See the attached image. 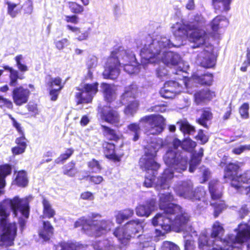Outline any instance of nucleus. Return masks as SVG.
I'll return each mask as SVG.
<instances>
[{
	"label": "nucleus",
	"mask_w": 250,
	"mask_h": 250,
	"mask_svg": "<svg viewBox=\"0 0 250 250\" xmlns=\"http://www.w3.org/2000/svg\"><path fill=\"white\" fill-rule=\"evenodd\" d=\"M98 83L84 84L76 94L78 104L90 103L98 91Z\"/></svg>",
	"instance_id": "nucleus-15"
},
{
	"label": "nucleus",
	"mask_w": 250,
	"mask_h": 250,
	"mask_svg": "<svg viewBox=\"0 0 250 250\" xmlns=\"http://www.w3.org/2000/svg\"><path fill=\"white\" fill-rule=\"evenodd\" d=\"M143 222L139 219L132 220L123 227L117 228L113 232L114 235L123 244H125L143 230Z\"/></svg>",
	"instance_id": "nucleus-12"
},
{
	"label": "nucleus",
	"mask_w": 250,
	"mask_h": 250,
	"mask_svg": "<svg viewBox=\"0 0 250 250\" xmlns=\"http://www.w3.org/2000/svg\"><path fill=\"white\" fill-rule=\"evenodd\" d=\"M32 200L31 196L23 198L15 196L12 199H7L0 203V228L2 233L0 237V246H12L16 235L17 227L15 223L8 224L7 217L12 210L15 216L19 212L25 219L28 218L29 214V203Z\"/></svg>",
	"instance_id": "nucleus-2"
},
{
	"label": "nucleus",
	"mask_w": 250,
	"mask_h": 250,
	"mask_svg": "<svg viewBox=\"0 0 250 250\" xmlns=\"http://www.w3.org/2000/svg\"><path fill=\"white\" fill-rule=\"evenodd\" d=\"M136 91L135 85H131L125 88V92L122 96V99L124 100L126 98L134 97Z\"/></svg>",
	"instance_id": "nucleus-49"
},
{
	"label": "nucleus",
	"mask_w": 250,
	"mask_h": 250,
	"mask_svg": "<svg viewBox=\"0 0 250 250\" xmlns=\"http://www.w3.org/2000/svg\"><path fill=\"white\" fill-rule=\"evenodd\" d=\"M15 182L17 185L21 187H25L27 185L28 180L25 171L21 170L18 172Z\"/></svg>",
	"instance_id": "nucleus-39"
},
{
	"label": "nucleus",
	"mask_w": 250,
	"mask_h": 250,
	"mask_svg": "<svg viewBox=\"0 0 250 250\" xmlns=\"http://www.w3.org/2000/svg\"><path fill=\"white\" fill-rule=\"evenodd\" d=\"M14 59L18 69L21 72H25L28 70L27 66L23 63L24 58L22 55H17Z\"/></svg>",
	"instance_id": "nucleus-42"
},
{
	"label": "nucleus",
	"mask_w": 250,
	"mask_h": 250,
	"mask_svg": "<svg viewBox=\"0 0 250 250\" xmlns=\"http://www.w3.org/2000/svg\"><path fill=\"white\" fill-rule=\"evenodd\" d=\"M138 107V103L133 102L125 109L124 113L127 116H133L137 111Z\"/></svg>",
	"instance_id": "nucleus-46"
},
{
	"label": "nucleus",
	"mask_w": 250,
	"mask_h": 250,
	"mask_svg": "<svg viewBox=\"0 0 250 250\" xmlns=\"http://www.w3.org/2000/svg\"><path fill=\"white\" fill-rule=\"evenodd\" d=\"M148 111L163 113L167 111V107L165 105H157L150 108Z\"/></svg>",
	"instance_id": "nucleus-62"
},
{
	"label": "nucleus",
	"mask_w": 250,
	"mask_h": 250,
	"mask_svg": "<svg viewBox=\"0 0 250 250\" xmlns=\"http://www.w3.org/2000/svg\"><path fill=\"white\" fill-rule=\"evenodd\" d=\"M172 145L173 148L168 150L164 157L165 164L168 167L165 169L162 176L158 179L155 188L159 190L170 187V182L174 176L173 169L181 173L187 168L188 158L178 149V147L182 146L181 141L175 139L173 141Z\"/></svg>",
	"instance_id": "nucleus-3"
},
{
	"label": "nucleus",
	"mask_w": 250,
	"mask_h": 250,
	"mask_svg": "<svg viewBox=\"0 0 250 250\" xmlns=\"http://www.w3.org/2000/svg\"><path fill=\"white\" fill-rule=\"evenodd\" d=\"M214 96L213 92H211L208 89L206 88L195 93L194 101L197 104H199L205 100H210Z\"/></svg>",
	"instance_id": "nucleus-26"
},
{
	"label": "nucleus",
	"mask_w": 250,
	"mask_h": 250,
	"mask_svg": "<svg viewBox=\"0 0 250 250\" xmlns=\"http://www.w3.org/2000/svg\"><path fill=\"white\" fill-rule=\"evenodd\" d=\"M174 197L170 193H161L159 194V207L162 210L166 212L171 213V211L175 212L176 213H180L183 215L184 211L181 208V207L171 202L173 200Z\"/></svg>",
	"instance_id": "nucleus-16"
},
{
	"label": "nucleus",
	"mask_w": 250,
	"mask_h": 250,
	"mask_svg": "<svg viewBox=\"0 0 250 250\" xmlns=\"http://www.w3.org/2000/svg\"><path fill=\"white\" fill-rule=\"evenodd\" d=\"M173 188L178 196L192 201L200 200L206 195L203 188L194 189L193 184L189 180L179 181L174 185Z\"/></svg>",
	"instance_id": "nucleus-11"
},
{
	"label": "nucleus",
	"mask_w": 250,
	"mask_h": 250,
	"mask_svg": "<svg viewBox=\"0 0 250 250\" xmlns=\"http://www.w3.org/2000/svg\"><path fill=\"white\" fill-rule=\"evenodd\" d=\"M102 130L104 136L111 140H117L120 138V136L116 133L113 129L102 125Z\"/></svg>",
	"instance_id": "nucleus-37"
},
{
	"label": "nucleus",
	"mask_w": 250,
	"mask_h": 250,
	"mask_svg": "<svg viewBox=\"0 0 250 250\" xmlns=\"http://www.w3.org/2000/svg\"><path fill=\"white\" fill-rule=\"evenodd\" d=\"M67 3L70 11L74 14H81L84 11V7L75 2L69 1Z\"/></svg>",
	"instance_id": "nucleus-45"
},
{
	"label": "nucleus",
	"mask_w": 250,
	"mask_h": 250,
	"mask_svg": "<svg viewBox=\"0 0 250 250\" xmlns=\"http://www.w3.org/2000/svg\"><path fill=\"white\" fill-rule=\"evenodd\" d=\"M229 23V20L225 17L218 16L212 20L209 25L213 31L217 32L220 28L227 27Z\"/></svg>",
	"instance_id": "nucleus-25"
},
{
	"label": "nucleus",
	"mask_w": 250,
	"mask_h": 250,
	"mask_svg": "<svg viewBox=\"0 0 250 250\" xmlns=\"http://www.w3.org/2000/svg\"><path fill=\"white\" fill-rule=\"evenodd\" d=\"M189 26L188 23L178 22L172 25L171 31L174 36L177 38L189 39V35H188V31H190Z\"/></svg>",
	"instance_id": "nucleus-22"
},
{
	"label": "nucleus",
	"mask_w": 250,
	"mask_h": 250,
	"mask_svg": "<svg viewBox=\"0 0 250 250\" xmlns=\"http://www.w3.org/2000/svg\"><path fill=\"white\" fill-rule=\"evenodd\" d=\"M61 250H81L83 246L76 243L62 242L60 244Z\"/></svg>",
	"instance_id": "nucleus-44"
},
{
	"label": "nucleus",
	"mask_w": 250,
	"mask_h": 250,
	"mask_svg": "<svg viewBox=\"0 0 250 250\" xmlns=\"http://www.w3.org/2000/svg\"><path fill=\"white\" fill-rule=\"evenodd\" d=\"M182 91V86L178 82L169 81L165 83L160 91V95L166 99H172Z\"/></svg>",
	"instance_id": "nucleus-17"
},
{
	"label": "nucleus",
	"mask_w": 250,
	"mask_h": 250,
	"mask_svg": "<svg viewBox=\"0 0 250 250\" xmlns=\"http://www.w3.org/2000/svg\"><path fill=\"white\" fill-rule=\"evenodd\" d=\"M133 214V210L129 208L117 211L115 215L116 222L117 224H121L124 220L131 217Z\"/></svg>",
	"instance_id": "nucleus-31"
},
{
	"label": "nucleus",
	"mask_w": 250,
	"mask_h": 250,
	"mask_svg": "<svg viewBox=\"0 0 250 250\" xmlns=\"http://www.w3.org/2000/svg\"><path fill=\"white\" fill-rule=\"evenodd\" d=\"M206 23L205 18L198 13L194 15L188 22L189 30L192 31L189 34V41L194 43L193 48L199 47L205 43L206 33L203 28Z\"/></svg>",
	"instance_id": "nucleus-10"
},
{
	"label": "nucleus",
	"mask_w": 250,
	"mask_h": 250,
	"mask_svg": "<svg viewBox=\"0 0 250 250\" xmlns=\"http://www.w3.org/2000/svg\"><path fill=\"white\" fill-rule=\"evenodd\" d=\"M157 76L160 78L163 79L166 77L167 74V70L166 69L165 66H159L156 71Z\"/></svg>",
	"instance_id": "nucleus-59"
},
{
	"label": "nucleus",
	"mask_w": 250,
	"mask_h": 250,
	"mask_svg": "<svg viewBox=\"0 0 250 250\" xmlns=\"http://www.w3.org/2000/svg\"><path fill=\"white\" fill-rule=\"evenodd\" d=\"M249 104L248 103L243 104L240 107L239 112L242 118L247 119L249 116Z\"/></svg>",
	"instance_id": "nucleus-54"
},
{
	"label": "nucleus",
	"mask_w": 250,
	"mask_h": 250,
	"mask_svg": "<svg viewBox=\"0 0 250 250\" xmlns=\"http://www.w3.org/2000/svg\"><path fill=\"white\" fill-rule=\"evenodd\" d=\"M105 153L107 157L114 158L115 156L114 146L112 144H108L106 147Z\"/></svg>",
	"instance_id": "nucleus-57"
},
{
	"label": "nucleus",
	"mask_w": 250,
	"mask_h": 250,
	"mask_svg": "<svg viewBox=\"0 0 250 250\" xmlns=\"http://www.w3.org/2000/svg\"><path fill=\"white\" fill-rule=\"evenodd\" d=\"M68 40L66 38L62 39L60 41H57L55 42L56 47L59 50L62 49L65 45L68 44Z\"/></svg>",
	"instance_id": "nucleus-63"
},
{
	"label": "nucleus",
	"mask_w": 250,
	"mask_h": 250,
	"mask_svg": "<svg viewBox=\"0 0 250 250\" xmlns=\"http://www.w3.org/2000/svg\"><path fill=\"white\" fill-rule=\"evenodd\" d=\"M64 21L68 23H71L74 24H77L79 22V18L76 15L71 16H65Z\"/></svg>",
	"instance_id": "nucleus-60"
},
{
	"label": "nucleus",
	"mask_w": 250,
	"mask_h": 250,
	"mask_svg": "<svg viewBox=\"0 0 250 250\" xmlns=\"http://www.w3.org/2000/svg\"><path fill=\"white\" fill-rule=\"evenodd\" d=\"M7 5V13L12 18L16 17L19 13V10L17 9V4L13 2L7 1L6 2Z\"/></svg>",
	"instance_id": "nucleus-43"
},
{
	"label": "nucleus",
	"mask_w": 250,
	"mask_h": 250,
	"mask_svg": "<svg viewBox=\"0 0 250 250\" xmlns=\"http://www.w3.org/2000/svg\"><path fill=\"white\" fill-rule=\"evenodd\" d=\"M43 228L39 231V236L44 241L48 240L53 234V228L48 221L43 223Z\"/></svg>",
	"instance_id": "nucleus-30"
},
{
	"label": "nucleus",
	"mask_w": 250,
	"mask_h": 250,
	"mask_svg": "<svg viewBox=\"0 0 250 250\" xmlns=\"http://www.w3.org/2000/svg\"><path fill=\"white\" fill-rule=\"evenodd\" d=\"M77 173L75 164L73 162L68 163L64 167L63 174L69 177H74Z\"/></svg>",
	"instance_id": "nucleus-41"
},
{
	"label": "nucleus",
	"mask_w": 250,
	"mask_h": 250,
	"mask_svg": "<svg viewBox=\"0 0 250 250\" xmlns=\"http://www.w3.org/2000/svg\"><path fill=\"white\" fill-rule=\"evenodd\" d=\"M180 44H175L166 37L157 36L146 42L141 49L142 64L145 66L148 64L158 63L162 62L165 64L171 66L181 64L180 56L177 53L167 51L173 46L179 47Z\"/></svg>",
	"instance_id": "nucleus-1"
},
{
	"label": "nucleus",
	"mask_w": 250,
	"mask_h": 250,
	"mask_svg": "<svg viewBox=\"0 0 250 250\" xmlns=\"http://www.w3.org/2000/svg\"><path fill=\"white\" fill-rule=\"evenodd\" d=\"M108 244V242L107 240L99 241L93 244V248L96 250H109L108 247L110 245H107Z\"/></svg>",
	"instance_id": "nucleus-51"
},
{
	"label": "nucleus",
	"mask_w": 250,
	"mask_h": 250,
	"mask_svg": "<svg viewBox=\"0 0 250 250\" xmlns=\"http://www.w3.org/2000/svg\"><path fill=\"white\" fill-rule=\"evenodd\" d=\"M224 229L219 222H215L213 226L211 237L215 241L214 244L217 247H222L225 250H240L242 244L250 239V226L246 224H241L238 227L237 235H229L228 239H222L221 235Z\"/></svg>",
	"instance_id": "nucleus-5"
},
{
	"label": "nucleus",
	"mask_w": 250,
	"mask_h": 250,
	"mask_svg": "<svg viewBox=\"0 0 250 250\" xmlns=\"http://www.w3.org/2000/svg\"><path fill=\"white\" fill-rule=\"evenodd\" d=\"M99 214H92L91 217H84L78 219L74 224L75 228L82 227L83 231L90 236L99 237L106 234L114 227V223L110 220L97 221L95 218Z\"/></svg>",
	"instance_id": "nucleus-8"
},
{
	"label": "nucleus",
	"mask_w": 250,
	"mask_h": 250,
	"mask_svg": "<svg viewBox=\"0 0 250 250\" xmlns=\"http://www.w3.org/2000/svg\"><path fill=\"white\" fill-rule=\"evenodd\" d=\"M11 167L7 164L0 166V188L5 186V178L11 173Z\"/></svg>",
	"instance_id": "nucleus-33"
},
{
	"label": "nucleus",
	"mask_w": 250,
	"mask_h": 250,
	"mask_svg": "<svg viewBox=\"0 0 250 250\" xmlns=\"http://www.w3.org/2000/svg\"><path fill=\"white\" fill-rule=\"evenodd\" d=\"M104 96L105 100L108 102H111L116 97V88L114 86L106 83L102 84Z\"/></svg>",
	"instance_id": "nucleus-27"
},
{
	"label": "nucleus",
	"mask_w": 250,
	"mask_h": 250,
	"mask_svg": "<svg viewBox=\"0 0 250 250\" xmlns=\"http://www.w3.org/2000/svg\"><path fill=\"white\" fill-rule=\"evenodd\" d=\"M23 9L24 13L27 15H31L33 11V6L32 2L27 0L23 5Z\"/></svg>",
	"instance_id": "nucleus-56"
},
{
	"label": "nucleus",
	"mask_w": 250,
	"mask_h": 250,
	"mask_svg": "<svg viewBox=\"0 0 250 250\" xmlns=\"http://www.w3.org/2000/svg\"><path fill=\"white\" fill-rule=\"evenodd\" d=\"M196 146V142L189 138L185 139L182 144V148L188 151H192Z\"/></svg>",
	"instance_id": "nucleus-48"
},
{
	"label": "nucleus",
	"mask_w": 250,
	"mask_h": 250,
	"mask_svg": "<svg viewBox=\"0 0 250 250\" xmlns=\"http://www.w3.org/2000/svg\"><path fill=\"white\" fill-rule=\"evenodd\" d=\"M213 81V76L210 73H206L204 75H200L198 73L194 74L192 78L188 79V81L185 80V85L188 87L190 83L192 81H195L201 84L211 85Z\"/></svg>",
	"instance_id": "nucleus-24"
},
{
	"label": "nucleus",
	"mask_w": 250,
	"mask_h": 250,
	"mask_svg": "<svg viewBox=\"0 0 250 250\" xmlns=\"http://www.w3.org/2000/svg\"><path fill=\"white\" fill-rule=\"evenodd\" d=\"M195 246L191 239H186L185 242V250H195Z\"/></svg>",
	"instance_id": "nucleus-64"
},
{
	"label": "nucleus",
	"mask_w": 250,
	"mask_h": 250,
	"mask_svg": "<svg viewBox=\"0 0 250 250\" xmlns=\"http://www.w3.org/2000/svg\"><path fill=\"white\" fill-rule=\"evenodd\" d=\"M42 204L43 206V216L48 218L53 217L55 214V212L53 209L52 208L49 202L46 199H43L42 201Z\"/></svg>",
	"instance_id": "nucleus-38"
},
{
	"label": "nucleus",
	"mask_w": 250,
	"mask_h": 250,
	"mask_svg": "<svg viewBox=\"0 0 250 250\" xmlns=\"http://www.w3.org/2000/svg\"><path fill=\"white\" fill-rule=\"evenodd\" d=\"M155 203L154 199H151L144 204H139L135 209L136 214L139 216L148 217L154 210Z\"/></svg>",
	"instance_id": "nucleus-23"
},
{
	"label": "nucleus",
	"mask_w": 250,
	"mask_h": 250,
	"mask_svg": "<svg viewBox=\"0 0 250 250\" xmlns=\"http://www.w3.org/2000/svg\"><path fill=\"white\" fill-rule=\"evenodd\" d=\"M66 27L67 29L75 33L77 36V39L79 41L87 40L91 30L90 28H88L86 30L82 32L80 28L78 27L73 26L69 24L67 25Z\"/></svg>",
	"instance_id": "nucleus-28"
},
{
	"label": "nucleus",
	"mask_w": 250,
	"mask_h": 250,
	"mask_svg": "<svg viewBox=\"0 0 250 250\" xmlns=\"http://www.w3.org/2000/svg\"><path fill=\"white\" fill-rule=\"evenodd\" d=\"M161 250H180V249L174 243L169 241H165L163 243Z\"/></svg>",
	"instance_id": "nucleus-53"
},
{
	"label": "nucleus",
	"mask_w": 250,
	"mask_h": 250,
	"mask_svg": "<svg viewBox=\"0 0 250 250\" xmlns=\"http://www.w3.org/2000/svg\"><path fill=\"white\" fill-rule=\"evenodd\" d=\"M73 153V150L71 149H67L64 153L61 155V156L57 159H56V162L59 163L66 160L70 157Z\"/></svg>",
	"instance_id": "nucleus-55"
},
{
	"label": "nucleus",
	"mask_w": 250,
	"mask_h": 250,
	"mask_svg": "<svg viewBox=\"0 0 250 250\" xmlns=\"http://www.w3.org/2000/svg\"><path fill=\"white\" fill-rule=\"evenodd\" d=\"M6 106L9 109L13 107V104L10 100L0 96V107Z\"/></svg>",
	"instance_id": "nucleus-61"
},
{
	"label": "nucleus",
	"mask_w": 250,
	"mask_h": 250,
	"mask_svg": "<svg viewBox=\"0 0 250 250\" xmlns=\"http://www.w3.org/2000/svg\"><path fill=\"white\" fill-rule=\"evenodd\" d=\"M215 241L209 240L206 231H203L198 238V247L200 250H208L211 247L212 248L210 250H225V248L222 247H217L214 244Z\"/></svg>",
	"instance_id": "nucleus-21"
},
{
	"label": "nucleus",
	"mask_w": 250,
	"mask_h": 250,
	"mask_svg": "<svg viewBox=\"0 0 250 250\" xmlns=\"http://www.w3.org/2000/svg\"><path fill=\"white\" fill-rule=\"evenodd\" d=\"M162 146V142L161 140L153 141L146 147L145 154L140 160L139 165L141 168L151 175L150 177L149 175L146 176L144 185L147 188L152 186L155 172L160 167L154 158L157 151Z\"/></svg>",
	"instance_id": "nucleus-6"
},
{
	"label": "nucleus",
	"mask_w": 250,
	"mask_h": 250,
	"mask_svg": "<svg viewBox=\"0 0 250 250\" xmlns=\"http://www.w3.org/2000/svg\"><path fill=\"white\" fill-rule=\"evenodd\" d=\"M249 150H250V144L236 146L232 150V152L234 154L239 155L246 151Z\"/></svg>",
	"instance_id": "nucleus-52"
},
{
	"label": "nucleus",
	"mask_w": 250,
	"mask_h": 250,
	"mask_svg": "<svg viewBox=\"0 0 250 250\" xmlns=\"http://www.w3.org/2000/svg\"><path fill=\"white\" fill-rule=\"evenodd\" d=\"M46 80H48L47 84L50 88H53L54 85L59 86V87H63V85H62V80L59 77L52 78L49 77L46 78Z\"/></svg>",
	"instance_id": "nucleus-50"
},
{
	"label": "nucleus",
	"mask_w": 250,
	"mask_h": 250,
	"mask_svg": "<svg viewBox=\"0 0 250 250\" xmlns=\"http://www.w3.org/2000/svg\"><path fill=\"white\" fill-rule=\"evenodd\" d=\"M222 187L217 181H211L209 184V190L211 197L210 205L214 207V216L217 217L225 208L224 202L220 200L222 196Z\"/></svg>",
	"instance_id": "nucleus-13"
},
{
	"label": "nucleus",
	"mask_w": 250,
	"mask_h": 250,
	"mask_svg": "<svg viewBox=\"0 0 250 250\" xmlns=\"http://www.w3.org/2000/svg\"><path fill=\"white\" fill-rule=\"evenodd\" d=\"M212 118V114L210 109L205 108L202 111V113L200 118L198 120V122L201 125L206 127L207 122L210 120Z\"/></svg>",
	"instance_id": "nucleus-36"
},
{
	"label": "nucleus",
	"mask_w": 250,
	"mask_h": 250,
	"mask_svg": "<svg viewBox=\"0 0 250 250\" xmlns=\"http://www.w3.org/2000/svg\"><path fill=\"white\" fill-rule=\"evenodd\" d=\"M177 125H179L180 130L184 134H191L194 132V128L190 125L186 121L178 122Z\"/></svg>",
	"instance_id": "nucleus-40"
},
{
	"label": "nucleus",
	"mask_w": 250,
	"mask_h": 250,
	"mask_svg": "<svg viewBox=\"0 0 250 250\" xmlns=\"http://www.w3.org/2000/svg\"><path fill=\"white\" fill-rule=\"evenodd\" d=\"M189 220V215L186 212L183 215L171 211V213L164 211L163 213H157L152 220V223L154 226H160L162 230L155 229L156 236H164L170 230L172 225L181 230V229L186 225Z\"/></svg>",
	"instance_id": "nucleus-7"
},
{
	"label": "nucleus",
	"mask_w": 250,
	"mask_h": 250,
	"mask_svg": "<svg viewBox=\"0 0 250 250\" xmlns=\"http://www.w3.org/2000/svg\"><path fill=\"white\" fill-rule=\"evenodd\" d=\"M98 112L102 120L115 126H121L120 116L117 111L106 106L102 108L99 107Z\"/></svg>",
	"instance_id": "nucleus-18"
},
{
	"label": "nucleus",
	"mask_w": 250,
	"mask_h": 250,
	"mask_svg": "<svg viewBox=\"0 0 250 250\" xmlns=\"http://www.w3.org/2000/svg\"><path fill=\"white\" fill-rule=\"evenodd\" d=\"M28 110L33 116H36L39 114L40 111L37 104L29 103L28 104Z\"/></svg>",
	"instance_id": "nucleus-58"
},
{
	"label": "nucleus",
	"mask_w": 250,
	"mask_h": 250,
	"mask_svg": "<svg viewBox=\"0 0 250 250\" xmlns=\"http://www.w3.org/2000/svg\"><path fill=\"white\" fill-rule=\"evenodd\" d=\"M203 149L200 148L197 155H193L189 163V171L190 172H193L195 169L196 167L200 164L203 156Z\"/></svg>",
	"instance_id": "nucleus-35"
},
{
	"label": "nucleus",
	"mask_w": 250,
	"mask_h": 250,
	"mask_svg": "<svg viewBox=\"0 0 250 250\" xmlns=\"http://www.w3.org/2000/svg\"><path fill=\"white\" fill-rule=\"evenodd\" d=\"M30 92L29 89L22 86L15 88L12 91V97L14 103L17 105H21L26 103L28 100Z\"/></svg>",
	"instance_id": "nucleus-20"
},
{
	"label": "nucleus",
	"mask_w": 250,
	"mask_h": 250,
	"mask_svg": "<svg viewBox=\"0 0 250 250\" xmlns=\"http://www.w3.org/2000/svg\"><path fill=\"white\" fill-rule=\"evenodd\" d=\"M212 4L216 10L220 12H227L230 9L231 0H212Z\"/></svg>",
	"instance_id": "nucleus-32"
},
{
	"label": "nucleus",
	"mask_w": 250,
	"mask_h": 250,
	"mask_svg": "<svg viewBox=\"0 0 250 250\" xmlns=\"http://www.w3.org/2000/svg\"><path fill=\"white\" fill-rule=\"evenodd\" d=\"M147 65H138L135 55L129 51L113 52L107 59L103 75L105 78L115 79L120 74L121 66H123L128 73L133 74L139 72L141 65L145 68Z\"/></svg>",
	"instance_id": "nucleus-4"
},
{
	"label": "nucleus",
	"mask_w": 250,
	"mask_h": 250,
	"mask_svg": "<svg viewBox=\"0 0 250 250\" xmlns=\"http://www.w3.org/2000/svg\"><path fill=\"white\" fill-rule=\"evenodd\" d=\"M140 122H144L148 125L149 134L156 135L161 133L165 126V119L161 115L152 114L142 118Z\"/></svg>",
	"instance_id": "nucleus-14"
},
{
	"label": "nucleus",
	"mask_w": 250,
	"mask_h": 250,
	"mask_svg": "<svg viewBox=\"0 0 250 250\" xmlns=\"http://www.w3.org/2000/svg\"><path fill=\"white\" fill-rule=\"evenodd\" d=\"M213 47L209 45L197 56L198 62L204 67L210 68L215 64V61L212 54Z\"/></svg>",
	"instance_id": "nucleus-19"
},
{
	"label": "nucleus",
	"mask_w": 250,
	"mask_h": 250,
	"mask_svg": "<svg viewBox=\"0 0 250 250\" xmlns=\"http://www.w3.org/2000/svg\"><path fill=\"white\" fill-rule=\"evenodd\" d=\"M239 168L236 164H229L227 167L224 178L230 181L231 186L239 192L250 197V171L235 176Z\"/></svg>",
	"instance_id": "nucleus-9"
},
{
	"label": "nucleus",
	"mask_w": 250,
	"mask_h": 250,
	"mask_svg": "<svg viewBox=\"0 0 250 250\" xmlns=\"http://www.w3.org/2000/svg\"><path fill=\"white\" fill-rule=\"evenodd\" d=\"M4 70H9L10 72V82L9 85L11 86H15L18 84V79L22 80L24 79V76L20 74L18 70L13 69L8 66L3 67Z\"/></svg>",
	"instance_id": "nucleus-29"
},
{
	"label": "nucleus",
	"mask_w": 250,
	"mask_h": 250,
	"mask_svg": "<svg viewBox=\"0 0 250 250\" xmlns=\"http://www.w3.org/2000/svg\"><path fill=\"white\" fill-rule=\"evenodd\" d=\"M87 166L92 172H99L102 169L99 162L95 159H92L87 163Z\"/></svg>",
	"instance_id": "nucleus-47"
},
{
	"label": "nucleus",
	"mask_w": 250,
	"mask_h": 250,
	"mask_svg": "<svg viewBox=\"0 0 250 250\" xmlns=\"http://www.w3.org/2000/svg\"><path fill=\"white\" fill-rule=\"evenodd\" d=\"M127 128L126 132L133 136L132 140L134 141H137L139 138L141 133V127L139 124L137 123L130 124L127 125Z\"/></svg>",
	"instance_id": "nucleus-34"
}]
</instances>
